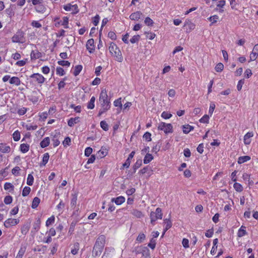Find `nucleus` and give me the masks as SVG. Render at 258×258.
<instances>
[{
  "label": "nucleus",
  "mask_w": 258,
  "mask_h": 258,
  "mask_svg": "<svg viewBox=\"0 0 258 258\" xmlns=\"http://www.w3.org/2000/svg\"><path fill=\"white\" fill-rule=\"evenodd\" d=\"M99 100L101 105V108L99 110L98 115L100 116L102 114L108 110L111 106L110 100L108 98L106 89H103L101 91Z\"/></svg>",
  "instance_id": "nucleus-1"
},
{
  "label": "nucleus",
  "mask_w": 258,
  "mask_h": 258,
  "mask_svg": "<svg viewBox=\"0 0 258 258\" xmlns=\"http://www.w3.org/2000/svg\"><path fill=\"white\" fill-rule=\"evenodd\" d=\"M105 242V237L104 235L99 236L97 239L92 251L94 257L99 256L102 252Z\"/></svg>",
  "instance_id": "nucleus-2"
},
{
  "label": "nucleus",
  "mask_w": 258,
  "mask_h": 258,
  "mask_svg": "<svg viewBox=\"0 0 258 258\" xmlns=\"http://www.w3.org/2000/svg\"><path fill=\"white\" fill-rule=\"evenodd\" d=\"M108 49L112 56L115 58V60L120 62L123 61V59L121 51L116 44L111 42Z\"/></svg>",
  "instance_id": "nucleus-3"
},
{
  "label": "nucleus",
  "mask_w": 258,
  "mask_h": 258,
  "mask_svg": "<svg viewBox=\"0 0 258 258\" xmlns=\"http://www.w3.org/2000/svg\"><path fill=\"white\" fill-rule=\"evenodd\" d=\"M163 214L162 213L161 209L157 208L155 212H151L150 214V218L151 219V223L154 226L155 224V222L157 219H162Z\"/></svg>",
  "instance_id": "nucleus-4"
},
{
  "label": "nucleus",
  "mask_w": 258,
  "mask_h": 258,
  "mask_svg": "<svg viewBox=\"0 0 258 258\" xmlns=\"http://www.w3.org/2000/svg\"><path fill=\"white\" fill-rule=\"evenodd\" d=\"M3 82L5 83L9 81V83L11 85L18 86L21 84L20 79L17 77H11L10 75H6L2 78Z\"/></svg>",
  "instance_id": "nucleus-5"
},
{
  "label": "nucleus",
  "mask_w": 258,
  "mask_h": 258,
  "mask_svg": "<svg viewBox=\"0 0 258 258\" xmlns=\"http://www.w3.org/2000/svg\"><path fill=\"white\" fill-rule=\"evenodd\" d=\"M172 127L171 124L163 122H160L158 126V130L164 131L166 134L172 133Z\"/></svg>",
  "instance_id": "nucleus-6"
},
{
  "label": "nucleus",
  "mask_w": 258,
  "mask_h": 258,
  "mask_svg": "<svg viewBox=\"0 0 258 258\" xmlns=\"http://www.w3.org/2000/svg\"><path fill=\"white\" fill-rule=\"evenodd\" d=\"M12 41L15 43H23L25 41L24 33L22 31H18L12 37Z\"/></svg>",
  "instance_id": "nucleus-7"
},
{
  "label": "nucleus",
  "mask_w": 258,
  "mask_h": 258,
  "mask_svg": "<svg viewBox=\"0 0 258 258\" xmlns=\"http://www.w3.org/2000/svg\"><path fill=\"white\" fill-rule=\"evenodd\" d=\"M30 78L33 79L34 82L39 84H43L45 80V78L42 75L38 73L32 74L30 76Z\"/></svg>",
  "instance_id": "nucleus-8"
},
{
  "label": "nucleus",
  "mask_w": 258,
  "mask_h": 258,
  "mask_svg": "<svg viewBox=\"0 0 258 258\" xmlns=\"http://www.w3.org/2000/svg\"><path fill=\"white\" fill-rule=\"evenodd\" d=\"M63 9L67 11H72V13L74 14H76L79 12L78 6L76 4H68L63 6Z\"/></svg>",
  "instance_id": "nucleus-9"
},
{
  "label": "nucleus",
  "mask_w": 258,
  "mask_h": 258,
  "mask_svg": "<svg viewBox=\"0 0 258 258\" xmlns=\"http://www.w3.org/2000/svg\"><path fill=\"white\" fill-rule=\"evenodd\" d=\"M19 223V220L17 219L9 218L5 221L4 226L6 228H9L11 226H15Z\"/></svg>",
  "instance_id": "nucleus-10"
},
{
  "label": "nucleus",
  "mask_w": 258,
  "mask_h": 258,
  "mask_svg": "<svg viewBox=\"0 0 258 258\" xmlns=\"http://www.w3.org/2000/svg\"><path fill=\"white\" fill-rule=\"evenodd\" d=\"M195 27V24L189 20H186L184 24V27L189 32L194 30Z\"/></svg>",
  "instance_id": "nucleus-11"
},
{
  "label": "nucleus",
  "mask_w": 258,
  "mask_h": 258,
  "mask_svg": "<svg viewBox=\"0 0 258 258\" xmlns=\"http://www.w3.org/2000/svg\"><path fill=\"white\" fill-rule=\"evenodd\" d=\"M94 43L93 39H90L87 42L86 48L90 53H92L94 50Z\"/></svg>",
  "instance_id": "nucleus-12"
},
{
  "label": "nucleus",
  "mask_w": 258,
  "mask_h": 258,
  "mask_svg": "<svg viewBox=\"0 0 258 258\" xmlns=\"http://www.w3.org/2000/svg\"><path fill=\"white\" fill-rule=\"evenodd\" d=\"M143 17V14L140 12L137 11L136 12L132 13L130 16V19L132 20H138Z\"/></svg>",
  "instance_id": "nucleus-13"
},
{
  "label": "nucleus",
  "mask_w": 258,
  "mask_h": 258,
  "mask_svg": "<svg viewBox=\"0 0 258 258\" xmlns=\"http://www.w3.org/2000/svg\"><path fill=\"white\" fill-rule=\"evenodd\" d=\"M253 136L252 132H248L244 136V143L245 145H249L251 143V138Z\"/></svg>",
  "instance_id": "nucleus-14"
},
{
  "label": "nucleus",
  "mask_w": 258,
  "mask_h": 258,
  "mask_svg": "<svg viewBox=\"0 0 258 258\" xmlns=\"http://www.w3.org/2000/svg\"><path fill=\"white\" fill-rule=\"evenodd\" d=\"M41 220L38 218L33 224L32 230V232H37L38 231L40 228Z\"/></svg>",
  "instance_id": "nucleus-15"
},
{
  "label": "nucleus",
  "mask_w": 258,
  "mask_h": 258,
  "mask_svg": "<svg viewBox=\"0 0 258 258\" xmlns=\"http://www.w3.org/2000/svg\"><path fill=\"white\" fill-rule=\"evenodd\" d=\"M60 136V133L59 132L55 133V134L53 136V137L52 139V141L53 143V146L54 147H56L58 146L60 142L59 141V137Z\"/></svg>",
  "instance_id": "nucleus-16"
},
{
  "label": "nucleus",
  "mask_w": 258,
  "mask_h": 258,
  "mask_svg": "<svg viewBox=\"0 0 258 258\" xmlns=\"http://www.w3.org/2000/svg\"><path fill=\"white\" fill-rule=\"evenodd\" d=\"M0 151L4 153L11 152V148L5 143H0Z\"/></svg>",
  "instance_id": "nucleus-17"
},
{
  "label": "nucleus",
  "mask_w": 258,
  "mask_h": 258,
  "mask_svg": "<svg viewBox=\"0 0 258 258\" xmlns=\"http://www.w3.org/2000/svg\"><path fill=\"white\" fill-rule=\"evenodd\" d=\"M111 202H114L117 205H120L125 202V198L123 196H119L116 198H112Z\"/></svg>",
  "instance_id": "nucleus-18"
},
{
  "label": "nucleus",
  "mask_w": 258,
  "mask_h": 258,
  "mask_svg": "<svg viewBox=\"0 0 258 258\" xmlns=\"http://www.w3.org/2000/svg\"><path fill=\"white\" fill-rule=\"evenodd\" d=\"M164 223L165 224V227L164 229V231L162 233V237L164 236L166 231H167L169 229H170L172 226V222L171 221L168 219H165L164 220Z\"/></svg>",
  "instance_id": "nucleus-19"
},
{
  "label": "nucleus",
  "mask_w": 258,
  "mask_h": 258,
  "mask_svg": "<svg viewBox=\"0 0 258 258\" xmlns=\"http://www.w3.org/2000/svg\"><path fill=\"white\" fill-rule=\"evenodd\" d=\"M131 214L137 218H141L144 217L143 213L137 209H133L131 211Z\"/></svg>",
  "instance_id": "nucleus-20"
},
{
  "label": "nucleus",
  "mask_w": 258,
  "mask_h": 258,
  "mask_svg": "<svg viewBox=\"0 0 258 258\" xmlns=\"http://www.w3.org/2000/svg\"><path fill=\"white\" fill-rule=\"evenodd\" d=\"M80 121V118L79 117H76L75 118H71L69 119L68 121V124L69 126H73L75 124L77 123Z\"/></svg>",
  "instance_id": "nucleus-21"
},
{
  "label": "nucleus",
  "mask_w": 258,
  "mask_h": 258,
  "mask_svg": "<svg viewBox=\"0 0 258 258\" xmlns=\"http://www.w3.org/2000/svg\"><path fill=\"white\" fill-rule=\"evenodd\" d=\"M135 251L136 254H139L143 252V254L144 255V253L146 252H149V249L146 247L140 246L136 247Z\"/></svg>",
  "instance_id": "nucleus-22"
},
{
  "label": "nucleus",
  "mask_w": 258,
  "mask_h": 258,
  "mask_svg": "<svg viewBox=\"0 0 258 258\" xmlns=\"http://www.w3.org/2000/svg\"><path fill=\"white\" fill-rule=\"evenodd\" d=\"M250 160V157L249 156H240L238 159V164H242L244 162L248 161Z\"/></svg>",
  "instance_id": "nucleus-23"
},
{
  "label": "nucleus",
  "mask_w": 258,
  "mask_h": 258,
  "mask_svg": "<svg viewBox=\"0 0 258 258\" xmlns=\"http://www.w3.org/2000/svg\"><path fill=\"white\" fill-rule=\"evenodd\" d=\"M50 143V139L49 137H45L43 139V140L40 142V146L42 148H44L47 147Z\"/></svg>",
  "instance_id": "nucleus-24"
},
{
  "label": "nucleus",
  "mask_w": 258,
  "mask_h": 258,
  "mask_svg": "<svg viewBox=\"0 0 258 258\" xmlns=\"http://www.w3.org/2000/svg\"><path fill=\"white\" fill-rule=\"evenodd\" d=\"M30 229V224H24L21 229V233L23 235H26L27 233L28 232Z\"/></svg>",
  "instance_id": "nucleus-25"
},
{
  "label": "nucleus",
  "mask_w": 258,
  "mask_h": 258,
  "mask_svg": "<svg viewBox=\"0 0 258 258\" xmlns=\"http://www.w3.org/2000/svg\"><path fill=\"white\" fill-rule=\"evenodd\" d=\"M245 227L242 226L238 230L237 235L238 237H241L247 234V232L245 230Z\"/></svg>",
  "instance_id": "nucleus-26"
},
{
  "label": "nucleus",
  "mask_w": 258,
  "mask_h": 258,
  "mask_svg": "<svg viewBox=\"0 0 258 258\" xmlns=\"http://www.w3.org/2000/svg\"><path fill=\"white\" fill-rule=\"evenodd\" d=\"M29 147H30V146L28 144L24 143V144H21L20 148L21 151L23 153H25L29 151Z\"/></svg>",
  "instance_id": "nucleus-27"
},
{
  "label": "nucleus",
  "mask_w": 258,
  "mask_h": 258,
  "mask_svg": "<svg viewBox=\"0 0 258 258\" xmlns=\"http://www.w3.org/2000/svg\"><path fill=\"white\" fill-rule=\"evenodd\" d=\"M40 202V200L39 198H38V197L34 198L33 200L32 205H31L32 208V209L36 208L38 206Z\"/></svg>",
  "instance_id": "nucleus-28"
},
{
  "label": "nucleus",
  "mask_w": 258,
  "mask_h": 258,
  "mask_svg": "<svg viewBox=\"0 0 258 258\" xmlns=\"http://www.w3.org/2000/svg\"><path fill=\"white\" fill-rule=\"evenodd\" d=\"M95 97L94 96H92L88 102L87 105V108L90 109H92L95 107Z\"/></svg>",
  "instance_id": "nucleus-29"
},
{
  "label": "nucleus",
  "mask_w": 258,
  "mask_h": 258,
  "mask_svg": "<svg viewBox=\"0 0 258 258\" xmlns=\"http://www.w3.org/2000/svg\"><path fill=\"white\" fill-rule=\"evenodd\" d=\"M182 128H183V132L184 134H188L190 131H191V130H192L194 129V127L189 124L183 125Z\"/></svg>",
  "instance_id": "nucleus-30"
},
{
  "label": "nucleus",
  "mask_w": 258,
  "mask_h": 258,
  "mask_svg": "<svg viewBox=\"0 0 258 258\" xmlns=\"http://www.w3.org/2000/svg\"><path fill=\"white\" fill-rule=\"evenodd\" d=\"M153 159V156L151 154H147L144 159V163L148 164Z\"/></svg>",
  "instance_id": "nucleus-31"
},
{
  "label": "nucleus",
  "mask_w": 258,
  "mask_h": 258,
  "mask_svg": "<svg viewBox=\"0 0 258 258\" xmlns=\"http://www.w3.org/2000/svg\"><path fill=\"white\" fill-rule=\"evenodd\" d=\"M72 199L71 202V205L72 207H75L77 204V194H72Z\"/></svg>",
  "instance_id": "nucleus-32"
},
{
  "label": "nucleus",
  "mask_w": 258,
  "mask_h": 258,
  "mask_svg": "<svg viewBox=\"0 0 258 258\" xmlns=\"http://www.w3.org/2000/svg\"><path fill=\"white\" fill-rule=\"evenodd\" d=\"M59 24H60L61 25L64 26V28H68L69 27L68 24H69V19L67 17H64L63 18L62 20L60 21V22H59Z\"/></svg>",
  "instance_id": "nucleus-33"
},
{
  "label": "nucleus",
  "mask_w": 258,
  "mask_h": 258,
  "mask_svg": "<svg viewBox=\"0 0 258 258\" xmlns=\"http://www.w3.org/2000/svg\"><path fill=\"white\" fill-rule=\"evenodd\" d=\"M4 189L6 190H13L14 189V185L10 182H6L4 184Z\"/></svg>",
  "instance_id": "nucleus-34"
},
{
  "label": "nucleus",
  "mask_w": 258,
  "mask_h": 258,
  "mask_svg": "<svg viewBox=\"0 0 258 258\" xmlns=\"http://www.w3.org/2000/svg\"><path fill=\"white\" fill-rule=\"evenodd\" d=\"M79 249V244L78 243H75L74 245V247L71 249V253L75 255L76 254Z\"/></svg>",
  "instance_id": "nucleus-35"
},
{
  "label": "nucleus",
  "mask_w": 258,
  "mask_h": 258,
  "mask_svg": "<svg viewBox=\"0 0 258 258\" xmlns=\"http://www.w3.org/2000/svg\"><path fill=\"white\" fill-rule=\"evenodd\" d=\"M26 251L25 247H21L19 250L18 253L17 254L16 258H22Z\"/></svg>",
  "instance_id": "nucleus-36"
},
{
  "label": "nucleus",
  "mask_w": 258,
  "mask_h": 258,
  "mask_svg": "<svg viewBox=\"0 0 258 258\" xmlns=\"http://www.w3.org/2000/svg\"><path fill=\"white\" fill-rule=\"evenodd\" d=\"M82 66L81 65H78L75 67L74 72L73 73L74 76H78L82 70Z\"/></svg>",
  "instance_id": "nucleus-37"
},
{
  "label": "nucleus",
  "mask_w": 258,
  "mask_h": 258,
  "mask_svg": "<svg viewBox=\"0 0 258 258\" xmlns=\"http://www.w3.org/2000/svg\"><path fill=\"white\" fill-rule=\"evenodd\" d=\"M233 187L235 190H236L238 192H241L243 190V187L241 184L235 182L234 185Z\"/></svg>",
  "instance_id": "nucleus-38"
},
{
  "label": "nucleus",
  "mask_w": 258,
  "mask_h": 258,
  "mask_svg": "<svg viewBox=\"0 0 258 258\" xmlns=\"http://www.w3.org/2000/svg\"><path fill=\"white\" fill-rule=\"evenodd\" d=\"M34 182V178L32 174H29L27 179V184L29 185H32Z\"/></svg>",
  "instance_id": "nucleus-39"
},
{
  "label": "nucleus",
  "mask_w": 258,
  "mask_h": 258,
  "mask_svg": "<svg viewBox=\"0 0 258 258\" xmlns=\"http://www.w3.org/2000/svg\"><path fill=\"white\" fill-rule=\"evenodd\" d=\"M219 16L217 15H214L213 16L210 17L208 19L211 22V24H213L216 23L219 20Z\"/></svg>",
  "instance_id": "nucleus-40"
},
{
  "label": "nucleus",
  "mask_w": 258,
  "mask_h": 258,
  "mask_svg": "<svg viewBox=\"0 0 258 258\" xmlns=\"http://www.w3.org/2000/svg\"><path fill=\"white\" fill-rule=\"evenodd\" d=\"M55 218L54 216H51L46 221V226L47 227L49 226L54 222Z\"/></svg>",
  "instance_id": "nucleus-41"
},
{
  "label": "nucleus",
  "mask_w": 258,
  "mask_h": 258,
  "mask_svg": "<svg viewBox=\"0 0 258 258\" xmlns=\"http://www.w3.org/2000/svg\"><path fill=\"white\" fill-rule=\"evenodd\" d=\"M31 191V188L29 186L24 187L23 191H22V196L23 197H26L28 196Z\"/></svg>",
  "instance_id": "nucleus-42"
},
{
  "label": "nucleus",
  "mask_w": 258,
  "mask_h": 258,
  "mask_svg": "<svg viewBox=\"0 0 258 258\" xmlns=\"http://www.w3.org/2000/svg\"><path fill=\"white\" fill-rule=\"evenodd\" d=\"M20 133L18 131H15L13 134V137L15 141H18L20 139Z\"/></svg>",
  "instance_id": "nucleus-43"
},
{
  "label": "nucleus",
  "mask_w": 258,
  "mask_h": 258,
  "mask_svg": "<svg viewBox=\"0 0 258 258\" xmlns=\"http://www.w3.org/2000/svg\"><path fill=\"white\" fill-rule=\"evenodd\" d=\"M144 23L146 25L148 26H152L153 24V21L150 17H146L145 19Z\"/></svg>",
  "instance_id": "nucleus-44"
},
{
  "label": "nucleus",
  "mask_w": 258,
  "mask_h": 258,
  "mask_svg": "<svg viewBox=\"0 0 258 258\" xmlns=\"http://www.w3.org/2000/svg\"><path fill=\"white\" fill-rule=\"evenodd\" d=\"M49 155L48 153H46L43 155L42 159V164L45 165L48 161Z\"/></svg>",
  "instance_id": "nucleus-45"
},
{
  "label": "nucleus",
  "mask_w": 258,
  "mask_h": 258,
  "mask_svg": "<svg viewBox=\"0 0 258 258\" xmlns=\"http://www.w3.org/2000/svg\"><path fill=\"white\" fill-rule=\"evenodd\" d=\"M113 104L115 107H119L120 109H121L122 107V105L121 102V98L115 100L113 102Z\"/></svg>",
  "instance_id": "nucleus-46"
},
{
  "label": "nucleus",
  "mask_w": 258,
  "mask_h": 258,
  "mask_svg": "<svg viewBox=\"0 0 258 258\" xmlns=\"http://www.w3.org/2000/svg\"><path fill=\"white\" fill-rule=\"evenodd\" d=\"M145 238L146 235L144 233H141L139 234L138 236L136 239V240L139 242H142L145 240Z\"/></svg>",
  "instance_id": "nucleus-47"
},
{
  "label": "nucleus",
  "mask_w": 258,
  "mask_h": 258,
  "mask_svg": "<svg viewBox=\"0 0 258 258\" xmlns=\"http://www.w3.org/2000/svg\"><path fill=\"white\" fill-rule=\"evenodd\" d=\"M100 126L104 131H107L108 130V125L105 121H101L100 122Z\"/></svg>",
  "instance_id": "nucleus-48"
},
{
  "label": "nucleus",
  "mask_w": 258,
  "mask_h": 258,
  "mask_svg": "<svg viewBox=\"0 0 258 258\" xmlns=\"http://www.w3.org/2000/svg\"><path fill=\"white\" fill-rule=\"evenodd\" d=\"M230 6L233 10H237V6L238 5V3L235 0H229Z\"/></svg>",
  "instance_id": "nucleus-49"
},
{
  "label": "nucleus",
  "mask_w": 258,
  "mask_h": 258,
  "mask_svg": "<svg viewBox=\"0 0 258 258\" xmlns=\"http://www.w3.org/2000/svg\"><path fill=\"white\" fill-rule=\"evenodd\" d=\"M25 128L28 131L35 130L37 128V125H32L31 124H28L25 125Z\"/></svg>",
  "instance_id": "nucleus-50"
},
{
  "label": "nucleus",
  "mask_w": 258,
  "mask_h": 258,
  "mask_svg": "<svg viewBox=\"0 0 258 258\" xmlns=\"http://www.w3.org/2000/svg\"><path fill=\"white\" fill-rule=\"evenodd\" d=\"M142 160L139 159V160H137V161H136V163L135 164V165H134V167H133L135 171H136V170L137 169H138L142 165Z\"/></svg>",
  "instance_id": "nucleus-51"
},
{
  "label": "nucleus",
  "mask_w": 258,
  "mask_h": 258,
  "mask_svg": "<svg viewBox=\"0 0 258 258\" xmlns=\"http://www.w3.org/2000/svg\"><path fill=\"white\" fill-rule=\"evenodd\" d=\"M209 119V115H205L200 119V122L201 123H208Z\"/></svg>",
  "instance_id": "nucleus-52"
},
{
  "label": "nucleus",
  "mask_w": 258,
  "mask_h": 258,
  "mask_svg": "<svg viewBox=\"0 0 258 258\" xmlns=\"http://www.w3.org/2000/svg\"><path fill=\"white\" fill-rule=\"evenodd\" d=\"M223 64L222 63H218L217 64H216L215 69L216 72H220L223 70Z\"/></svg>",
  "instance_id": "nucleus-53"
},
{
  "label": "nucleus",
  "mask_w": 258,
  "mask_h": 258,
  "mask_svg": "<svg viewBox=\"0 0 258 258\" xmlns=\"http://www.w3.org/2000/svg\"><path fill=\"white\" fill-rule=\"evenodd\" d=\"M12 201L13 198L10 196H7L4 199V203L7 205L10 204L11 203H12Z\"/></svg>",
  "instance_id": "nucleus-54"
},
{
  "label": "nucleus",
  "mask_w": 258,
  "mask_h": 258,
  "mask_svg": "<svg viewBox=\"0 0 258 258\" xmlns=\"http://www.w3.org/2000/svg\"><path fill=\"white\" fill-rule=\"evenodd\" d=\"M172 114L168 112L163 111L161 114V117L164 119H169L171 117Z\"/></svg>",
  "instance_id": "nucleus-55"
},
{
  "label": "nucleus",
  "mask_w": 258,
  "mask_h": 258,
  "mask_svg": "<svg viewBox=\"0 0 258 258\" xmlns=\"http://www.w3.org/2000/svg\"><path fill=\"white\" fill-rule=\"evenodd\" d=\"M58 64L61 66H70V62L67 60H59L57 62Z\"/></svg>",
  "instance_id": "nucleus-56"
},
{
  "label": "nucleus",
  "mask_w": 258,
  "mask_h": 258,
  "mask_svg": "<svg viewBox=\"0 0 258 258\" xmlns=\"http://www.w3.org/2000/svg\"><path fill=\"white\" fill-rule=\"evenodd\" d=\"M140 35H135L130 39V42L133 44L135 43L138 42V41L140 39Z\"/></svg>",
  "instance_id": "nucleus-57"
},
{
  "label": "nucleus",
  "mask_w": 258,
  "mask_h": 258,
  "mask_svg": "<svg viewBox=\"0 0 258 258\" xmlns=\"http://www.w3.org/2000/svg\"><path fill=\"white\" fill-rule=\"evenodd\" d=\"M71 142V140L70 138L68 137L64 139V141L62 142V144L64 146V147H67V146H69L70 145Z\"/></svg>",
  "instance_id": "nucleus-58"
},
{
  "label": "nucleus",
  "mask_w": 258,
  "mask_h": 258,
  "mask_svg": "<svg viewBox=\"0 0 258 258\" xmlns=\"http://www.w3.org/2000/svg\"><path fill=\"white\" fill-rule=\"evenodd\" d=\"M151 134L149 132H146L143 135V139L149 142L151 141Z\"/></svg>",
  "instance_id": "nucleus-59"
},
{
  "label": "nucleus",
  "mask_w": 258,
  "mask_h": 258,
  "mask_svg": "<svg viewBox=\"0 0 258 258\" xmlns=\"http://www.w3.org/2000/svg\"><path fill=\"white\" fill-rule=\"evenodd\" d=\"M56 74L59 76H63L64 75V71L61 67H57L56 69Z\"/></svg>",
  "instance_id": "nucleus-60"
},
{
  "label": "nucleus",
  "mask_w": 258,
  "mask_h": 258,
  "mask_svg": "<svg viewBox=\"0 0 258 258\" xmlns=\"http://www.w3.org/2000/svg\"><path fill=\"white\" fill-rule=\"evenodd\" d=\"M27 111V108L25 107H22L18 109L17 112L20 115H24Z\"/></svg>",
  "instance_id": "nucleus-61"
},
{
  "label": "nucleus",
  "mask_w": 258,
  "mask_h": 258,
  "mask_svg": "<svg viewBox=\"0 0 258 258\" xmlns=\"http://www.w3.org/2000/svg\"><path fill=\"white\" fill-rule=\"evenodd\" d=\"M47 236L45 238H44L42 240V241L44 243H49L51 242L52 241V238H51V236H50L48 234H47Z\"/></svg>",
  "instance_id": "nucleus-62"
},
{
  "label": "nucleus",
  "mask_w": 258,
  "mask_h": 258,
  "mask_svg": "<svg viewBox=\"0 0 258 258\" xmlns=\"http://www.w3.org/2000/svg\"><path fill=\"white\" fill-rule=\"evenodd\" d=\"M46 234H48L51 236H54L56 234L55 230L53 228H51L46 232Z\"/></svg>",
  "instance_id": "nucleus-63"
},
{
  "label": "nucleus",
  "mask_w": 258,
  "mask_h": 258,
  "mask_svg": "<svg viewBox=\"0 0 258 258\" xmlns=\"http://www.w3.org/2000/svg\"><path fill=\"white\" fill-rule=\"evenodd\" d=\"M148 246L150 247L151 249H154L156 246V242L155 240L152 238L150 242L148 244Z\"/></svg>",
  "instance_id": "nucleus-64"
}]
</instances>
